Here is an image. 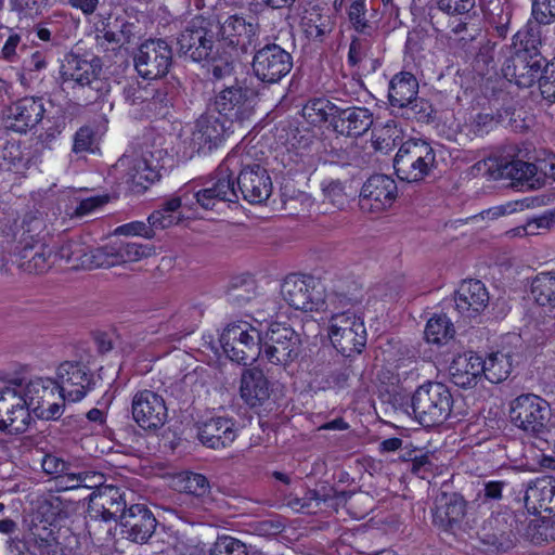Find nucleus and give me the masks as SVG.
Here are the masks:
<instances>
[{
    "instance_id": "nucleus-24",
    "label": "nucleus",
    "mask_w": 555,
    "mask_h": 555,
    "mask_svg": "<svg viewBox=\"0 0 555 555\" xmlns=\"http://www.w3.org/2000/svg\"><path fill=\"white\" fill-rule=\"evenodd\" d=\"M546 59L541 52L515 51L503 66L504 76L520 88L539 82Z\"/></svg>"
},
{
    "instance_id": "nucleus-51",
    "label": "nucleus",
    "mask_w": 555,
    "mask_h": 555,
    "mask_svg": "<svg viewBox=\"0 0 555 555\" xmlns=\"http://www.w3.org/2000/svg\"><path fill=\"white\" fill-rule=\"evenodd\" d=\"M118 264L139 261L155 254L153 245L138 243H115Z\"/></svg>"
},
{
    "instance_id": "nucleus-46",
    "label": "nucleus",
    "mask_w": 555,
    "mask_h": 555,
    "mask_svg": "<svg viewBox=\"0 0 555 555\" xmlns=\"http://www.w3.org/2000/svg\"><path fill=\"white\" fill-rule=\"evenodd\" d=\"M88 247L89 244L81 236H75L63 242L57 251H54V255H56V259L72 263L73 268H82Z\"/></svg>"
},
{
    "instance_id": "nucleus-52",
    "label": "nucleus",
    "mask_w": 555,
    "mask_h": 555,
    "mask_svg": "<svg viewBox=\"0 0 555 555\" xmlns=\"http://www.w3.org/2000/svg\"><path fill=\"white\" fill-rule=\"evenodd\" d=\"M401 109L403 111L402 116L405 118L416 119L418 122L425 124L430 122L435 114V109L429 101L417 95L401 107Z\"/></svg>"
},
{
    "instance_id": "nucleus-20",
    "label": "nucleus",
    "mask_w": 555,
    "mask_h": 555,
    "mask_svg": "<svg viewBox=\"0 0 555 555\" xmlns=\"http://www.w3.org/2000/svg\"><path fill=\"white\" fill-rule=\"evenodd\" d=\"M517 519L511 512L493 513L478 531L479 541L493 551L505 553L516 545Z\"/></svg>"
},
{
    "instance_id": "nucleus-37",
    "label": "nucleus",
    "mask_w": 555,
    "mask_h": 555,
    "mask_svg": "<svg viewBox=\"0 0 555 555\" xmlns=\"http://www.w3.org/2000/svg\"><path fill=\"white\" fill-rule=\"evenodd\" d=\"M140 37L139 26L125 17H116L113 21L102 23L101 28H96V41L103 44L102 40L107 43L125 47L134 43Z\"/></svg>"
},
{
    "instance_id": "nucleus-29",
    "label": "nucleus",
    "mask_w": 555,
    "mask_h": 555,
    "mask_svg": "<svg viewBox=\"0 0 555 555\" xmlns=\"http://www.w3.org/2000/svg\"><path fill=\"white\" fill-rule=\"evenodd\" d=\"M15 256L18 268L29 274L46 273L56 261L50 242L15 245Z\"/></svg>"
},
{
    "instance_id": "nucleus-15",
    "label": "nucleus",
    "mask_w": 555,
    "mask_h": 555,
    "mask_svg": "<svg viewBox=\"0 0 555 555\" xmlns=\"http://www.w3.org/2000/svg\"><path fill=\"white\" fill-rule=\"evenodd\" d=\"M61 401L78 402L94 389L96 379L82 362L65 361L56 370L54 379Z\"/></svg>"
},
{
    "instance_id": "nucleus-47",
    "label": "nucleus",
    "mask_w": 555,
    "mask_h": 555,
    "mask_svg": "<svg viewBox=\"0 0 555 555\" xmlns=\"http://www.w3.org/2000/svg\"><path fill=\"white\" fill-rule=\"evenodd\" d=\"M541 25L535 20L528 21L522 29L518 30L513 37L514 47L519 46L516 51H528L529 53L540 52L541 44Z\"/></svg>"
},
{
    "instance_id": "nucleus-6",
    "label": "nucleus",
    "mask_w": 555,
    "mask_h": 555,
    "mask_svg": "<svg viewBox=\"0 0 555 555\" xmlns=\"http://www.w3.org/2000/svg\"><path fill=\"white\" fill-rule=\"evenodd\" d=\"M240 154L230 153L216 169L209 185L193 193L195 203L206 210H212L219 203H237L235 171L238 167Z\"/></svg>"
},
{
    "instance_id": "nucleus-49",
    "label": "nucleus",
    "mask_w": 555,
    "mask_h": 555,
    "mask_svg": "<svg viewBox=\"0 0 555 555\" xmlns=\"http://www.w3.org/2000/svg\"><path fill=\"white\" fill-rule=\"evenodd\" d=\"M453 334V324L447 315H436L429 319L424 331L426 340L437 345L448 341Z\"/></svg>"
},
{
    "instance_id": "nucleus-26",
    "label": "nucleus",
    "mask_w": 555,
    "mask_h": 555,
    "mask_svg": "<svg viewBox=\"0 0 555 555\" xmlns=\"http://www.w3.org/2000/svg\"><path fill=\"white\" fill-rule=\"evenodd\" d=\"M121 533L131 542L145 544L155 533L158 521L145 504H132L119 515Z\"/></svg>"
},
{
    "instance_id": "nucleus-35",
    "label": "nucleus",
    "mask_w": 555,
    "mask_h": 555,
    "mask_svg": "<svg viewBox=\"0 0 555 555\" xmlns=\"http://www.w3.org/2000/svg\"><path fill=\"white\" fill-rule=\"evenodd\" d=\"M525 505L534 514H555V480L538 478L528 483L525 492Z\"/></svg>"
},
{
    "instance_id": "nucleus-28",
    "label": "nucleus",
    "mask_w": 555,
    "mask_h": 555,
    "mask_svg": "<svg viewBox=\"0 0 555 555\" xmlns=\"http://www.w3.org/2000/svg\"><path fill=\"white\" fill-rule=\"evenodd\" d=\"M336 117L333 130L345 137L359 138L365 134L373 125V113L362 106H348L339 101L338 108L334 111Z\"/></svg>"
},
{
    "instance_id": "nucleus-63",
    "label": "nucleus",
    "mask_w": 555,
    "mask_h": 555,
    "mask_svg": "<svg viewBox=\"0 0 555 555\" xmlns=\"http://www.w3.org/2000/svg\"><path fill=\"white\" fill-rule=\"evenodd\" d=\"M210 65L209 70L214 78L216 79H223L225 77H229L233 69V60L230 55H227L224 53H221L219 50V55L216 56L215 60L205 61Z\"/></svg>"
},
{
    "instance_id": "nucleus-22",
    "label": "nucleus",
    "mask_w": 555,
    "mask_h": 555,
    "mask_svg": "<svg viewBox=\"0 0 555 555\" xmlns=\"http://www.w3.org/2000/svg\"><path fill=\"white\" fill-rule=\"evenodd\" d=\"M44 113L42 98L24 96L12 102L3 111L2 121L7 130L26 133L43 119Z\"/></svg>"
},
{
    "instance_id": "nucleus-2",
    "label": "nucleus",
    "mask_w": 555,
    "mask_h": 555,
    "mask_svg": "<svg viewBox=\"0 0 555 555\" xmlns=\"http://www.w3.org/2000/svg\"><path fill=\"white\" fill-rule=\"evenodd\" d=\"M103 63L99 56L87 59L76 53L66 54L60 68L63 83L88 89L89 102H95L109 91V82L102 77Z\"/></svg>"
},
{
    "instance_id": "nucleus-41",
    "label": "nucleus",
    "mask_w": 555,
    "mask_h": 555,
    "mask_svg": "<svg viewBox=\"0 0 555 555\" xmlns=\"http://www.w3.org/2000/svg\"><path fill=\"white\" fill-rule=\"evenodd\" d=\"M363 289L354 282L350 283L347 288L337 287L330 296L332 313L358 312L362 314Z\"/></svg>"
},
{
    "instance_id": "nucleus-23",
    "label": "nucleus",
    "mask_w": 555,
    "mask_h": 555,
    "mask_svg": "<svg viewBox=\"0 0 555 555\" xmlns=\"http://www.w3.org/2000/svg\"><path fill=\"white\" fill-rule=\"evenodd\" d=\"M133 421L144 430L155 431L168 420V410L164 398L149 389L138 391L131 402Z\"/></svg>"
},
{
    "instance_id": "nucleus-18",
    "label": "nucleus",
    "mask_w": 555,
    "mask_h": 555,
    "mask_svg": "<svg viewBox=\"0 0 555 555\" xmlns=\"http://www.w3.org/2000/svg\"><path fill=\"white\" fill-rule=\"evenodd\" d=\"M125 495V491L112 485L91 491L87 496V526L91 528L96 522L119 521V515L128 512Z\"/></svg>"
},
{
    "instance_id": "nucleus-64",
    "label": "nucleus",
    "mask_w": 555,
    "mask_h": 555,
    "mask_svg": "<svg viewBox=\"0 0 555 555\" xmlns=\"http://www.w3.org/2000/svg\"><path fill=\"white\" fill-rule=\"evenodd\" d=\"M324 198L335 208H341L346 203L344 185L339 180H331L322 184Z\"/></svg>"
},
{
    "instance_id": "nucleus-27",
    "label": "nucleus",
    "mask_w": 555,
    "mask_h": 555,
    "mask_svg": "<svg viewBox=\"0 0 555 555\" xmlns=\"http://www.w3.org/2000/svg\"><path fill=\"white\" fill-rule=\"evenodd\" d=\"M259 35L260 25L255 18L246 20L238 15H232L222 24L219 23V37L242 52H247L249 48L256 49Z\"/></svg>"
},
{
    "instance_id": "nucleus-17",
    "label": "nucleus",
    "mask_w": 555,
    "mask_h": 555,
    "mask_svg": "<svg viewBox=\"0 0 555 555\" xmlns=\"http://www.w3.org/2000/svg\"><path fill=\"white\" fill-rule=\"evenodd\" d=\"M234 132V126L218 113L201 115L194 125L190 138L191 154H207L217 149L225 138Z\"/></svg>"
},
{
    "instance_id": "nucleus-31",
    "label": "nucleus",
    "mask_w": 555,
    "mask_h": 555,
    "mask_svg": "<svg viewBox=\"0 0 555 555\" xmlns=\"http://www.w3.org/2000/svg\"><path fill=\"white\" fill-rule=\"evenodd\" d=\"M350 494L345 491H337L333 487H321L320 489L308 490L302 498L289 496L287 506L300 513H313V507H319L321 503L327 507L337 509L347 502Z\"/></svg>"
},
{
    "instance_id": "nucleus-32",
    "label": "nucleus",
    "mask_w": 555,
    "mask_h": 555,
    "mask_svg": "<svg viewBox=\"0 0 555 555\" xmlns=\"http://www.w3.org/2000/svg\"><path fill=\"white\" fill-rule=\"evenodd\" d=\"M454 301L455 308L461 314L473 318L487 308L489 294L481 281H463L455 294Z\"/></svg>"
},
{
    "instance_id": "nucleus-39",
    "label": "nucleus",
    "mask_w": 555,
    "mask_h": 555,
    "mask_svg": "<svg viewBox=\"0 0 555 555\" xmlns=\"http://www.w3.org/2000/svg\"><path fill=\"white\" fill-rule=\"evenodd\" d=\"M50 241L51 237L41 215L37 211L26 212L16 231V245L47 243Z\"/></svg>"
},
{
    "instance_id": "nucleus-10",
    "label": "nucleus",
    "mask_w": 555,
    "mask_h": 555,
    "mask_svg": "<svg viewBox=\"0 0 555 555\" xmlns=\"http://www.w3.org/2000/svg\"><path fill=\"white\" fill-rule=\"evenodd\" d=\"M220 344L227 357L238 364L251 363L261 354V333L247 322L229 324Z\"/></svg>"
},
{
    "instance_id": "nucleus-59",
    "label": "nucleus",
    "mask_w": 555,
    "mask_h": 555,
    "mask_svg": "<svg viewBox=\"0 0 555 555\" xmlns=\"http://www.w3.org/2000/svg\"><path fill=\"white\" fill-rule=\"evenodd\" d=\"M46 67V56L41 52L36 51L30 55L29 59H26L23 62L22 73L20 75L21 83L28 86V81L35 78L33 74L36 72H41Z\"/></svg>"
},
{
    "instance_id": "nucleus-8",
    "label": "nucleus",
    "mask_w": 555,
    "mask_h": 555,
    "mask_svg": "<svg viewBox=\"0 0 555 555\" xmlns=\"http://www.w3.org/2000/svg\"><path fill=\"white\" fill-rule=\"evenodd\" d=\"M328 337L343 356L350 358L360 354L367 340L363 315L352 311L332 313Z\"/></svg>"
},
{
    "instance_id": "nucleus-33",
    "label": "nucleus",
    "mask_w": 555,
    "mask_h": 555,
    "mask_svg": "<svg viewBox=\"0 0 555 555\" xmlns=\"http://www.w3.org/2000/svg\"><path fill=\"white\" fill-rule=\"evenodd\" d=\"M485 360L474 352L459 354L449 367L452 383L461 388H470L483 374Z\"/></svg>"
},
{
    "instance_id": "nucleus-56",
    "label": "nucleus",
    "mask_w": 555,
    "mask_h": 555,
    "mask_svg": "<svg viewBox=\"0 0 555 555\" xmlns=\"http://www.w3.org/2000/svg\"><path fill=\"white\" fill-rule=\"evenodd\" d=\"M70 481H76V485H80V489L88 490H99L102 487H105V477L102 473L95 470H79L73 472L69 474Z\"/></svg>"
},
{
    "instance_id": "nucleus-57",
    "label": "nucleus",
    "mask_w": 555,
    "mask_h": 555,
    "mask_svg": "<svg viewBox=\"0 0 555 555\" xmlns=\"http://www.w3.org/2000/svg\"><path fill=\"white\" fill-rule=\"evenodd\" d=\"M333 30L328 16L318 15L317 20L308 18L305 23V34L310 40L323 42L325 37Z\"/></svg>"
},
{
    "instance_id": "nucleus-48",
    "label": "nucleus",
    "mask_w": 555,
    "mask_h": 555,
    "mask_svg": "<svg viewBox=\"0 0 555 555\" xmlns=\"http://www.w3.org/2000/svg\"><path fill=\"white\" fill-rule=\"evenodd\" d=\"M114 266H118L115 243L101 247H92L89 245L87 258L82 261V269Z\"/></svg>"
},
{
    "instance_id": "nucleus-25",
    "label": "nucleus",
    "mask_w": 555,
    "mask_h": 555,
    "mask_svg": "<svg viewBox=\"0 0 555 555\" xmlns=\"http://www.w3.org/2000/svg\"><path fill=\"white\" fill-rule=\"evenodd\" d=\"M398 196L396 181L387 175L371 176L362 185L360 206L363 210L383 211L395 203Z\"/></svg>"
},
{
    "instance_id": "nucleus-36",
    "label": "nucleus",
    "mask_w": 555,
    "mask_h": 555,
    "mask_svg": "<svg viewBox=\"0 0 555 555\" xmlns=\"http://www.w3.org/2000/svg\"><path fill=\"white\" fill-rule=\"evenodd\" d=\"M270 382L258 367L245 369L241 375L240 393L251 408L261 405L270 397Z\"/></svg>"
},
{
    "instance_id": "nucleus-43",
    "label": "nucleus",
    "mask_w": 555,
    "mask_h": 555,
    "mask_svg": "<svg viewBox=\"0 0 555 555\" xmlns=\"http://www.w3.org/2000/svg\"><path fill=\"white\" fill-rule=\"evenodd\" d=\"M227 300L236 307H244L256 296V282L250 276L233 278L225 291Z\"/></svg>"
},
{
    "instance_id": "nucleus-53",
    "label": "nucleus",
    "mask_w": 555,
    "mask_h": 555,
    "mask_svg": "<svg viewBox=\"0 0 555 555\" xmlns=\"http://www.w3.org/2000/svg\"><path fill=\"white\" fill-rule=\"evenodd\" d=\"M182 490L196 498L204 499L210 493V483L206 476L197 473H185L180 477Z\"/></svg>"
},
{
    "instance_id": "nucleus-44",
    "label": "nucleus",
    "mask_w": 555,
    "mask_h": 555,
    "mask_svg": "<svg viewBox=\"0 0 555 555\" xmlns=\"http://www.w3.org/2000/svg\"><path fill=\"white\" fill-rule=\"evenodd\" d=\"M339 102L335 103L324 98L311 99L302 108L304 116L312 124L328 122L333 128Z\"/></svg>"
},
{
    "instance_id": "nucleus-58",
    "label": "nucleus",
    "mask_w": 555,
    "mask_h": 555,
    "mask_svg": "<svg viewBox=\"0 0 555 555\" xmlns=\"http://www.w3.org/2000/svg\"><path fill=\"white\" fill-rule=\"evenodd\" d=\"M539 88L543 99L555 103V59L552 62H545L539 79Z\"/></svg>"
},
{
    "instance_id": "nucleus-4",
    "label": "nucleus",
    "mask_w": 555,
    "mask_h": 555,
    "mask_svg": "<svg viewBox=\"0 0 555 555\" xmlns=\"http://www.w3.org/2000/svg\"><path fill=\"white\" fill-rule=\"evenodd\" d=\"M511 423L535 438H543L554 428L550 403L534 393H521L509 403Z\"/></svg>"
},
{
    "instance_id": "nucleus-3",
    "label": "nucleus",
    "mask_w": 555,
    "mask_h": 555,
    "mask_svg": "<svg viewBox=\"0 0 555 555\" xmlns=\"http://www.w3.org/2000/svg\"><path fill=\"white\" fill-rule=\"evenodd\" d=\"M166 154L164 149L145 142L130 154H124L114 168L127 183L147 189L149 184L160 179Z\"/></svg>"
},
{
    "instance_id": "nucleus-14",
    "label": "nucleus",
    "mask_w": 555,
    "mask_h": 555,
    "mask_svg": "<svg viewBox=\"0 0 555 555\" xmlns=\"http://www.w3.org/2000/svg\"><path fill=\"white\" fill-rule=\"evenodd\" d=\"M240 170L236 175L238 193L244 201L258 205L264 203L272 194L271 177L261 164L255 163L248 155L240 154Z\"/></svg>"
},
{
    "instance_id": "nucleus-19",
    "label": "nucleus",
    "mask_w": 555,
    "mask_h": 555,
    "mask_svg": "<svg viewBox=\"0 0 555 555\" xmlns=\"http://www.w3.org/2000/svg\"><path fill=\"white\" fill-rule=\"evenodd\" d=\"M133 62L141 77L158 79L166 76L172 65V49L164 39H149L139 46Z\"/></svg>"
},
{
    "instance_id": "nucleus-62",
    "label": "nucleus",
    "mask_w": 555,
    "mask_h": 555,
    "mask_svg": "<svg viewBox=\"0 0 555 555\" xmlns=\"http://www.w3.org/2000/svg\"><path fill=\"white\" fill-rule=\"evenodd\" d=\"M42 469L48 475L59 478L61 475H69L72 465L54 454H46L41 461Z\"/></svg>"
},
{
    "instance_id": "nucleus-54",
    "label": "nucleus",
    "mask_w": 555,
    "mask_h": 555,
    "mask_svg": "<svg viewBox=\"0 0 555 555\" xmlns=\"http://www.w3.org/2000/svg\"><path fill=\"white\" fill-rule=\"evenodd\" d=\"M245 543L238 539L222 535L212 544L209 555H250Z\"/></svg>"
},
{
    "instance_id": "nucleus-16",
    "label": "nucleus",
    "mask_w": 555,
    "mask_h": 555,
    "mask_svg": "<svg viewBox=\"0 0 555 555\" xmlns=\"http://www.w3.org/2000/svg\"><path fill=\"white\" fill-rule=\"evenodd\" d=\"M31 416L22 396L21 380H12L0 389V430L9 434L25 433Z\"/></svg>"
},
{
    "instance_id": "nucleus-50",
    "label": "nucleus",
    "mask_w": 555,
    "mask_h": 555,
    "mask_svg": "<svg viewBox=\"0 0 555 555\" xmlns=\"http://www.w3.org/2000/svg\"><path fill=\"white\" fill-rule=\"evenodd\" d=\"M511 357L504 353H495L485 360V377L491 383H501L506 379L511 373Z\"/></svg>"
},
{
    "instance_id": "nucleus-61",
    "label": "nucleus",
    "mask_w": 555,
    "mask_h": 555,
    "mask_svg": "<svg viewBox=\"0 0 555 555\" xmlns=\"http://www.w3.org/2000/svg\"><path fill=\"white\" fill-rule=\"evenodd\" d=\"M503 121L502 113H498L495 115L489 113H479L473 121V131L476 135H483L485 133L493 130L496 125Z\"/></svg>"
},
{
    "instance_id": "nucleus-12",
    "label": "nucleus",
    "mask_w": 555,
    "mask_h": 555,
    "mask_svg": "<svg viewBox=\"0 0 555 555\" xmlns=\"http://www.w3.org/2000/svg\"><path fill=\"white\" fill-rule=\"evenodd\" d=\"M281 295L296 310L318 311L325 305L324 286L311 275L286 276L281 285Z\"/></svg>"
},
{
    "instance_id": "nucleus-21",
    "label": "nucleus",
    "mask_w": 555,
    "mask_h": 555,
    "mask_svg": "<svg viewBox=\"0 0 555 555\" xmlns=\"http://www.w3.org/2000/svg\"><path fill=\"white\" fill-rule=\"evenodd\" d=\"M478 169L481 166L487 168L489 176L495 180L509 179L516 185L535 189L541 185V178L538 177V168L534 164L521 159L507 160L503 157H490L477 163Z\"/></svg>"
},
{
    "instance_id": "nucleus-42",
    "label": "nucleus",
    "mask_w": 555,
    "mask_h": 555,
    "mask_svg": "<svg viewBox=\"0 0 555 555\" xmlns=\"http://www.w3.org/2000/svg\"><path fill=\"white\" fill-rule=\"evenodd\" d=\"M531 295L541 307L555 308V272H541L531 282Z\"/></svg>"
},
{
    "instance_id": "nucleus-11",
    "label": "nucleus",
    "mask_w": 555,
    "mask_h": 555,
    "mask_svg": "<svg viewBox=\"0 0 555 555\" xmlns=\"http://www.w3.org/2000/svg\"><path fill=\"white\" fill-rule=\"evenodd\" d=\"M256 91L246 85L245 80L235 79L225 86L215 96V109L233 126L242 125L255 114Z\"/></svg>"
},
{
    "instance_id": "nucleus-13",
    "label": "nucleus",
    "mask_w": 555,
    "mask_h": 555,
    "mask_svg": "<svg viewBox=\"0 0 555 555\" xmlns=\"http://www.w3.org/2000/svg\"><path fill=\"white\" fill-rule=\"evenodd\" d=\"M293 68L292 54L275 42L254 49L251 69L258 80L267 85L280 82Z\"/></svg>"
},
{
    "instance_id": "nucleus-30",
    "label": "nucleus",
    "mask_w": 555,
    "mask_h": 555,
    "mask_svg": "<svg viewBox=\"0 0 555 555\" xmlns=\"http://www.w3.org/2000/svg\"><path fill=\"white\" fill-rule=\"evenodd\" d=\"M237 424L231 417L217 416L198 426L197 438L207 448L219 450L231 446L237 437Z\"/></svg>"
},
{
    "instance_id": "nucleus-38",
    "label": "nucleus",
    "mask_w": 555,
    "mask_h": 555,
    "mask_svg": "<svg viewBox=\"0 0 555 555\" xmlns=\"http://www.w3.org/2000/svg\"><path fill=\"white\" fill-rule=\"evenodd\" d=\"M22 396L27 403L29 412L35 413L49 400L55 399L59 388L52 378H35L24 384L21 380Z\"/></svg>"
},
{
    "instance_id": "nucleus-5",
    "label": "nucleus",
    "mask_w": 555,
    "mask_h": 555,
    "mask_svg": "<svg viewBox=\"0 0 555 555\" xmlns=\"http://www.w3.org/2000/svg\"><path fill=\"white\" fill-rule=\"evenodd\" d=\"M453 397L442 383L428 382L416 388L411 406L415 420L424 427L442 424L451 414Z\"/></svg>"
},
{
    "instance_id": "nucleus-40",
    "label": "nucleus",
    "mask_w": 555,
    "mask_h": 555,
    "mask_svg": "<svg viewBox=\"0 0 555 555\" xmlns=\"http://www.w3.org/2000/svg\"><path fill=\"white\" fill-rule=\"evenodd\" d=\"M418 82L408 72L396 74L389 82L388 99L392 107L401 108L417 95Z\"/></svg>"
},
{
    "instance_id": "nucleus-55",
    "label": "nucleus",
    "mask_w": 555,
    "mask_h": 555,
    "mask_svg": "<svg viewBox=\"0 0 555 555\" xmlns=\"http://www.w3.org/2000/svg\"><path fill=\"white\" fill-rule=\"evenodd\" d=\"M482 488L477 492L476 500L483 505H492L504 499V489L507 482L504 480H483Z\"/></svg>"
},
{
    "instance_id": "nucleus-9",
    "label": "nucleus",
    "mask_w": 555,
    "mask_h": 555,
    "mask_svg": "<svg viewBox=\"0 0 555 555\" xmlns=\"http://www.w3.org/2000/svg\"><path fill=\"white\" fill-rule=\"evenodd\" d=\"M300 335L288 324L273 322L261 334V357L274 365L286 366L300 354Z\"/></svg>"
},
{
    "instance_id": "nucleus-45",
    "label": "nucleus",
    "mask_w": 555,
    "mask_h": 555,
    "mask_svg": "<svg viewBox=\"0 0 555 555\" xmlns=\"http://www.w3.org/2000/svg\"><path fill=\"white\" fill-rule=\"evenodd\" d=\"M365 1L349 0L347 9L350 27L359 35L372 37L377 34V26L367 20Z\"/></svg>"
},
{
    "instance_id": "nucleus-34",
    "label": "nucleus",
    "mask_w": 555,
    "mask_h": 555,
    "mask_svg": "<svg viewBox=\"0 0 555 555\" xmlns=\"http://www.w3.org/2000/svg\"><path fill=\"white\" fill-rule=\"evenodd\" d=\"M466 514V501L459 493L442 492L437 496L434 522L446 530L457 527Z\"/></svg>"
},
{
    "instance_id": "nucleus-7",
    "label": "nucleus",
    "mask_w": 555,
    "mask_h": 555,
    "mask_svg": "<svg viewBox=\"0 0 555 555\" xmlns=\"http://www.w3.org/2000/svg\"><path fill=\"white\" fill-rule=\"evenodd\" d=\"M436 164V154L431 145L422 139L404 141L395 158L397 177L406 182H420L430 175Z\"/></svg>"
},
{
    "instance_id": "nucleus-60",
    "label": "nucleus",
    "mask_w": 555,
    "mask_h": 555,
    "mask_svg": "<svg viewBox=\"0 0 555 555\" xmlns=\"http://www.w3.org/2000/svg\"><path fill=\"white\" fill-rule=\"evenodd\" d=\"M532 16L543 25L555 22V0H532Z\"/></svg>"
},
{
    "instance_id": "nucleus-1",
    "label": "nucleus",
    "mask_w": 555,
    "mask_h": 555,
    "mask_svg": "<svg viewBox=\"0 0 555 555\" xmlns=\"http://www.w3.org/2000/svg\"><path fill=\"white\" fill-rule=\"evenodd\" d=\"M180 54L194 62L215 60L221 49L219 22L203 16L192 18L177 36Z\"/></svg>"
}]
</instances>
